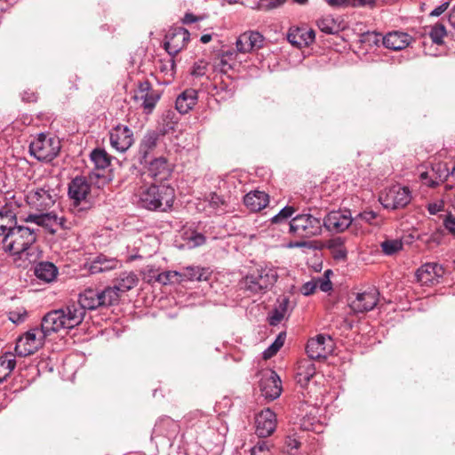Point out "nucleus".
Segmentation results:
<instances>
[{
  "instance_id": "1",
  "label": "nucleus",
  "mask_w": 455,
  "mask_h": 455,
  "mask_svg": "<svg viewBox=\"0 0 455 455\" xmlns=\"http://www.w3.org/2000/svg\"><path fill=\"white\" fill-rule=\"evenodd\" d=\"M40 234V229L25 222L14 227L6 236L0 241L2 249L13 256H26L31 261L35 255V243Z\"/></svg>"
},
{
  "instance_id": "2",
  "label": "nucleus",
  "mask_w": 455,
  "mask_h": 455,
  "mask_svg": "<svg viewBox=\"0 0 455 455\" xmlns=\"http://www.w3.org/2000/svg\"><path fill=\"white\" fill-rule=\"evenodd\" d=\"M136 204L149 211L167 212L175 199V191L170 185L161 183L140 187L135 194Z\"/></svg>"
},
{
  "instance_id": "3",
  "label": "nucleus",
  "mask_w": 455,
  "mask_h": 455,
  "mask_svg": "<svg viewBox=\"0 0 455 455\" xmlns=\"http://www.w3.org/2000/svg\"><path fill=\"white\" fill-rule=\"evenodd\" d=\"M322 218L311 212L296 215L289 221L290 234L300 238H311L322 233Z\"/></svg>"
},
{
  "instance_id": "4",
  "label": "nucleus",
  "mask_w": 455,
  "mask_h": 455,
  "mask_svg": "<svg viewBox=\"0 0 455 455\" xmlns=\"http://www.w3.org/2000/svg\"><path fill=\"white\" fill-rule=\"evenodd\" d=\"M84 316V315H44L39 330L45 338L52 333H67L68 330L80 324Z\"/></svg>"
},
{
  "instance_id": "5",
  "label": "nucleus",
  "mask_w": 455,
  "mask_h": 455,
  "mask_svg": "<svg viewBox=\"0 0 455 455\" xmlns=\"http://www.w3.org/2000/svg\"><path fill=\"white\" fill-rule=\"evenodd\" d=\"M278 277L275 268L265 267L257 269L246 275L240 283L243 289L251 293H259L273 287Z\"/></svg>"
},
{
  "instance_id": "6",
  "label": "nucleus",
  "mask_w": 455,
  "mask_h": 455,
  "mask_svg": "<svg viewBox=\"0 0 455 455\" xmlns=\"http://www.w3.org/2000/svg\"><path fill=\"white\" fill-rule=\"evenodd\" d=\"M60 150L58 138L38 134L29 144V152L39 161L50 162L57 156Z\"/></svg>"
},
{
  "instance_id": "7",
  "label": "nucleus",
  "mask_w": 455,
  "mask_h": 455,
  "mask_svg": "<svg viewBox=\"0 0 455 455\" xmlns=\"http://www.w3.org/2000/svg\"><path fill=\"white\" fill-rule=\"evenodd\" d=\"M91 184L84 176H76L68 184V196L72 202V211L79 212L90 208L88 196Z\"/></svg>"
},
{
  "instance_id": "8",
  "label": "nucleus",
  "mask_w": 455,
  "mask_h": 455,
  "mask_svg": "<svg viewBox=\"0 0 455 455\" xmlns=\"http://www.w3.org/2000/svg\"><path fill=\"white\" fill-rule=\"evenodd\" d=\"M44 335L39 328H32L20 336L15 346L16 355L26 357L35 354L43 347L45 340Z\"/></svg>"
},
{
  "instance_id": "9",
  "label": "nucleus",
  "mask_w": 455,
  "mask_h": 455,
  "mask_svg": "<svg viewBox=\"0 0 455 455\" xmlns=\"http://www.w3.org/2000/svg\"><path fill=\"white\" fill-rule=\"evenodd\" d=\"M411 200L409 188L399 184L386 188L379 196V202L386 209L396 210L405 207Z\"/></svg>"
},
{
  "instance_id": "10",
  "label": "nucleus",
  "mask_w": 455,
  "mask_h": 455,
  "mask_svg": "<svg viewBox=\"0 0 455 455\" xmlns=\"http://www.w3.org/2000/svg\"><path fill=\"white\" fill-rule=\"evenodd\" d=\"M189 36V32L183 28H177L173 31H170L165 36L164 49L172 57L169 60L172 74L175 72L176 68L173 58L186 46Z\"/></svg>"
},
{
  "instance_id": "11",
  "label": "nucleus",
  "mask_w": 455,
  "mask_h": 455,
  "mask_svg": "<svg viewBox=\"0 0 455 455\" xmlns=\"http://www.w3.org/2000/svg\"><path fill=\"white\" fill-rule=\"evenodd\" d=\"M56 196L54 191L49 188H36L28 192L26 202L31 209L44 212L54 204Z\"/></svg>"
},
{
  "instance_id": "12",
  "label": "nucleus",
  "mask_w": 455,
  "mask_h": 455,
  "mask_svg": "<svg viewBox=\"0 0 455 455\" xmlns=\"http://www.w3.org/2000/svg\"><path fill=\"white\" fill-rule=\"evenodd\" d=\"M29 213L27 216H20V220L39 229L40 227L48 230L51 234L57 231L58 227L63 226V220L53 212Z\"/></svg>"
},
{
  "instance_id": "13",
  "label": "nucleus",
  "mask_w": 455,
  "mask_h": 455,
  "mask_svg": "<svg viewBox=\"0 0 455 455\" xmlns=\"http://www.w3.org/2000/svg\"><path fill=\"white\" fill-rule=\"evenodd\" d=\"M333 341L328 335L318 334L308 339L306 353L311 360L325 359L331 353Z\"/></svg>"
},
{
  "instance_id": "14",
  "label": "nucleus",
  "mask_w": 455,
  "mask_h": 455,
  "mask_svg": "<svg viewBox=\"0 0 455 455\" xmlns=\"http://www.w3.org/2000/svg\"><path fill=\"white\" fill-rule=\"evenodd\" d=\"M20 216V205L15 200L0 208V241L18 225V218Z\"/></svg>"
},
{
  "instance_id": "15",
  "label": "nucleus",
  "mask_w": 455,
  "mask_h": 455,
  "mask_svg": "<svg viewBox=\"0 0 455 455\" xmlns=\"http://www.w3.org/2000/svg\"><path fill=\"white\" fill-rule=\"evenodd\" d=\"M109 140L113 148L124 153L134 142L133 132L127 125L119 124L110 130Z\"/></svg>"
},
{
  "instance_id": "16",
  "label": "nucleus",
  "mask_w": 455,
  "mask_h": 455,
  "mask_svg": "<svg viewBox=\"0 0 455 455\" xmlns=\"http://www.w3.org/2000/svg\"><path fill=\"white\" fill-rule=\"evenodd\" d=\"M322 224L330 232L341 233L353 224V219L349 211H332L322 220Z\"/></svg>"
},
{
  "instance_id": "17",
  "label": "nucleus",
  "mask_w": 455,
  "mask_h": 455,
  "mask_svg": "<svg viewBox=\"0 0 455 455\" xmlns=\"http://www.w3.org/2000/svg\"><path fill=\"white\" fill-rule=\"evenodd\" d=\"M443 275V266L435 262L426 263L416 272L417 280L422 286H432L438 283Z\"/></svg>"
},
{
  "instance_id": "18",
  "label": "nucleus",
  "mask_w": 455,
  "mask_h": 455,
  "mask_svg": "<svg viewBox=\"0 0 455 455\" xmlns=\"http://www.w3.org/2000/svg\"><path fill=\"white\" fill-rule=\"evenodd\" d=\"M160 99L159 93L153 90L148 81L140 82L134 95V100L141 101V107L146 113H151Z\"/></svg>"
},
{
  "instance_id": "19",
  "label": "nucleus",
  "mask_w": 455,
  "mask_h": 455,
  "mask_svg": "<svg viewBox=\"0 0 455 455\" xmlns=\"http://www.w3.org/2000/svg\"><path fill=\"white\" fill-rule=\"evenodd\" d=\"M256 434L264 438L271 435L276 427V416L270 409L261 411L255 418Z\"/></svg>"
},
{
  "instance_id": "20",
  "label": "nucleus",
  "mask_w": 455,
  "mask_h": 455,
  "mask_svg": "<svg viewBox=\"0 0 455 455\" xmlns=\"http://www.w3.org/2000/svg\"><path fill=\"white\" fill-rule=\"evenodd\" d=\"M259 388L261 395L267 399L278 398L282 393V382L277 373L272 371L263 376L259 382Z\"/></svg>"
},
{
  "instance_id": "21",
  "label": "nucleus",
  "mask_w": 455,
  "mask_h": 455,
  "mask_svg": "<svg viewBox=\"0 0 455 455\" xmlns=\"http://www.w3.org/2000/svg\"><path fill=\"white\" fill-rule=\"evenodd\" d=\"M375 37V43H377L379 40V37H381L383 45L393 51H401L406 48L411 41V36L410 35L400 31L389 32L384 36L380 34H376Z\"/></svg>"
},
{
  "instance_id": "22",
  "label": "nucleus",
  "mask_w": 455,
  "mask_h": 455,
  "mask_svg": "<svg viewBox=\"0 0 455 455\" xmlns=\"http://www.w3.org/2000/svg\"><path fill=\"white\" fill-rule=\"evenodd\" d=\"M264 37L255 31H248L241 34L236 40V50L239 52L246 53L259 49L263 46Z\"/></svg>"
},
{
  "instance_id": "23",
  "label": "nucleus",
  "mask_w": 455,
  "mask_h": 455,
  "mask_svg": "<svg viewBox=\"0 0 455 455\" xmlns=\"http://www.w3.org/2000/svg\"><path fill=\"white\" fill-rule=\"evenodd\" d=\"M379 293L376 290H371L357 293L350 307L354 313H364L372 310L378 303Z\"/></svg>"
},
{
  "instance_id": "24",
  "label": "nucleus",
  "mask_w": 455,
  "mask_h": 455,
  "mask_svg": "<svg viewBox=\"0 0 455 455\" xmlns=\"http://www.w3.org/2000/svg\"><path fill=\"white\" fill-rule=\"evenodd\" d=\"M144 165L147 166L149 175L156 180H167L172 172V165L164 156L151 159Z\"/></svg>"
},
{
  "instance_id": "25",
  "label": "nucleus",
  "mask_w": 455,
  "mask_h": 455,
  "mask_svg": "<svg viewBox=\"0 0 455 455\" xmlns=\"http://www.w3.org/2000/svg\"><path fill=\"white\" fill-rule=\"evenodd\" d=\"M315 31L305 28H291L287 33L289 43L298 48L307 46L315 40Z\"/></svg>"
},
{
  "instance_id": "26",
  "label": "nucleus",
  "mask_w": 455,
  "mask_h": 455,
  "mask_svg": "<svg viewBox=\"0 0 455 455\" xmlns=\"http://www.w3.org/2000/svg\"><path fill=\"white\" fill-rule=\"evenodd\" d=\"M214 81L216 84L220 83V89L225 91L227 89V84L225 83L224 77L227 75V70L225 68L228 60H227V52L224 50V45H221L220 48H214Z\"/></svg>"
},
{
  "instance_id": "27",
  "label": "nucleus",
  "mask_w": 455,
  "mask_h": 455,
  "mask_svg": "<svg viewBox=\"0 0 455 455\" xmlns=\"http://www.w3.org/2000/svg\"><path fill=\"white\" fill-rule=\"evenodd\" d=\"M159 135L156 132H148L140 141L139 148V162L148 164V157L157 145Z\"/></svg>"
},
{
  "instance_id": "28",
  "label": "nucleus",
  "mask_w": 455,
  "mask_h": 455,
  "mask_svg": "<svg viewBox=\"0 0 455 455\" xmlns=\"http://www.w3.org/2000/svg\"><path fill=\"white\" fill-rule=\"evenodd\" d=\"M315 374V365L311 359H302L298 363L295 379L297 383L305 387Z\"/></svg>"
},
{
  "instance_id": "29",
  "label": "nucleus",
  "mask_w": 455,
  "mask_h": 455,
  "mask_svg": "<svg viewBox=\"0 0 455 455\" xmlns=\"http://www.w3.org/2000/svg\"><path fill=\"white\" fill-rule=\"evenodd\" d=\"M34 274L39 280L49 283L57 278L59 269L52 262L40 261L35 265Z\"/></svg>"
},
{
  "instance_id": "30",
  "label": "nucleus",
  "mask_w": 455,
  "mask_h": 455,
  "mask_svg": "<svg viewBox=\"0 0 455 455\" xmlns=\"http://www.w3.org/2000/svg\"><path fill=\"white\" fill-rule=\"evenodd\" d=\"M269 202L268 195L265 192L255 190L246 194L243 197L245 206L252 212H259Z\"/></svg>"
},
{
  "instance_id": "31",
  "label": "nucleus",
  "mask_w": 455,
  "mask_h": 455,
  "mask_svg": "<svg viewBox=\"0 0 455 455\" xmlns=\"http://www.w3.org/2000/svg\"><path fill=\"white\" fill-rule=\"evenodd\" d=\"M197 92L193 89L186 90L178 96L175 106L180 114H186L196 104Z\"/></svg>"
},
{
  "instance_id": "32",
  "label": "nucleus",
  "mask_w": 455,
  "mask_h": 455,
  "mask_svg": "<svg viewBox=\"0 0 455 455\" xmlns=\"http://www.w3.org/2000/svg\"><path fill=\"white\" fill-rule=\"evenodd\" d=\"M78 303L84 310H94L102 307L100 291L87 289L79 295Z\"/></svg>"
},
{
  "instance_id": "33",
  "label": "nucleus",
  "mask_w": 455,
  "mask_h": 455,
  "mask_svg": "<svg viewBox=\"0 0 455 455\" xmlns=\"http://www.w3.org/2000/svg\"><path fill=\"white\" fill-rule=\"evenodd\" d=\"M148 277L149 278L148 282L154 280L163 285H172L182 283L179 271H164L156 273L154 270H150Z\"/></svg>"
},
{
  "instance_id": "34",
  "label": "nucleus",
  "mask_w": 455,
  "mask_h": 455,
  "mask_svg": "<svg viewBox=\"0 0 455 455\" xmlns=\"http://www.w3.org/2000/svg\"><path fill=\"white\" fill-rule=\"evenodd\" d=\"M138 275L133 272H123L114 281V285L123 295L137 286Z\"/></svg>"
},
{
  "instance_id": "35",
  "label": "nucleus",
  "mask_w": 455,
  "mask_h": 455,
  "mask_svg": "<svg viewBox=\"0 0 455 455\" xmlns=\"http://www.w3.org/2000/svg\"><path fill=\"white\" fill-rule=\"evenodd\" d=\"M326 247L331 251L334 259L346 260L347 251L345 247V240L342 237L338 236L330 239L326 243Z\"/></svg>"
},
{
  "instance_id": "36",
  "label": "nucleus",
  "mask_w": 455,
  "mask_h": 455,
  "mask_svg": "<svg viewBox=\"0 0 455 455\" xmlns=\"http://www.w3.org/2000/svg\"><path fill=\"white\" fill-rule=\"evenodd\" d=\"M118 265V260L114 258H108L104 255L98 256L92 263V273H100L115 269Z\"/></svg>"
},
{
  "instance_id": "37",
  "label": "nucleus",
  "mask_w": 455,
  "mask_h": 455,
  "mask_svg": "<svg viewBox=\"0 0 455 455\" xmlns=\"http://www.w3.org/2000/svg\"><path fill=\"white\" fill-rule=\"evenodd\" d=\"M15 366L16 360L12 353H5L0 357V383L4 382L10 376Z\"/></svg>"
},
{
  "instance_id": "38",
  "label": "nucleus",
  "mask_w": 455,
  "mask_h": 455,
  "mask_svg": "<svg viewBox=\"0 0 455 455\" xmlns=\"http://www.w3.org/2000/svg\"><path fill=\"white\" fill-rule=\"evenodd\" d=\"M181 282L206 280L208 271L198 267H188L180 271Z\"/></svg>"
},
{
  "instance_id": "39",
  "label": "nucleus",
  "mask_w": 455,
  "mask_h": 455,
  "mask_svg": "<svg viewBox=\"0 0 455 455\" xmlns=\"http://www.w3.org/2000/svg\"><path fill=\"white\" fill-rule=\"evenodd\" d=\"M100 296L102 307H109L118 304L123 294L113 284L100 291Z\"/></svg>"
},
{
  "instance_id": "40",
  "label": "nucleus",
  "mask_w": 455,
  "mask_h": 455,
  "mask_svg": "<svg viewBox=\"0 0 455 455\" xmlns=\"http://www.w3.org/2000/svg\"><path fill=\"white\" fill-rule=\"evenodd\" d=\"M91 160L93 162L97 169H106L111 162L110 156L102 148H95L90 155Z\"/></svg>"
},
{
  "instance_id": "41",
  "label": "nucleus",
  "mask_w": 455,
  "mask_h": 455,
  "mask_svg": "<svg viewBox=\"0 0 455 455\" xmlns=\"http://www.w3.org/2000/svg\"><path fill=\"white\" fill-rule=\"evenodd\" d=\"M380 248L384 255L394 256L403 250V243L401 239H386L380 243Z\"/></svg>"
},
{
  "instance_id": "42",
  "label": "nucleus",
  "mask_w": 455,
  "mask_h": 455,
  "mask_svg": "<svg viewBox=\"0 0 455 455\" xmlns=\"http://www.w3.org/2000/svg\"><path fill=\"white\" fill-rule=\"evenodd\" d=\"M449 177V171L443 170V173L438 177H434V174L430 172H423L419 175V179L423 184L427 185L430 188H435L438 186L440 183L444 181Z\"/></svg>"
},
{
  "instance_id": "43",
  "label": "nucleus",
  "mask_w": 455,
  "mask_h": 455,
  "mask_svg": "<svg viewBox=\"0 0 455 455\" xmlns=\"http://www.w3.org/2000/svg\"><path fill=\"white\" fill-rule=\"evenodd\" d=\"M182 238L188 248H195L205 243V236L194 229L185 230Z\"/></svg>"
},
{
  "instance_id": "44",
  "label": "nucleus",
  "mask_w": 455,
  "mask_h": 455,
  "mask_svg": "<svg viewBox=\"0 0 455 455\" xmlns=\"http://www.w3.org/2000/svg\"><path fill=\"white\" fill-rule=\"evenodd\" d=\"M285 340V332H280L275 341L264 350L262 356L264 359H270L273 357L283 346Z\"/></svg>"
},
{
  "instance_id": "45",
  "label": "nucleus",
  "mask_w": 455,
  "mask_h": 455,
  "mask_svg": "<svg viewBox=\"0 0 455 455\" xmlns=\"http://www.w3.org/2000/svg\"><path fill=\"white\" fill-rule=\"evenodd\" d=\"M295 302L289 296L281 295L276 300V306L273 313H287L294 309Z\"/></svg>"
},
{
  "instance_id": "46",
  "label": "nucleus",
  "mask_w": 455,
  "mask_h": 455,
  "mask_svg": "<svg viewBox=\"0 0 455 455\" xmlns=\"http://www.w3.org/2000/svg\"><path fill=\"white\" fill-rule=\"evenodd\" d=\"M317 26L322 32L326 34H335L339 29L337 22L330 16L320 19L317 21Z\"/></svg>"
},
{
  "instance_id": "47",
  "label": "nucleus",
  "mask_w": 455,
  "mask_h": 455,
  "mask_svg": "<svg viewBox=\"0 0 455 455\" xmlns=\"http://www.w3.org/2000/svg\"><path fill=\"white\" fill-rule=\"evenodd\" d=\"M353 321L349 320L346 315H336L331 320V325L339 330L341 333L353 328Z\"/></svg>"
},
{
  "instance_id": "48",
  "label": "nucleus",
  "mask_w": 455,
  "mask_h": 455,
  "mask_svg": "<svg viewBox=\"0 0 455 455\" xmlns=\"http://www.w3.org/2000/svg\"><path fill=\"white\" fill-rule=\"evenodd\" d=\"M446 36V29L443 24H435L433 26L429 32V36L433 43L436 44H442L443 38Z\"/></svg>"
},
{
  "instance_id": "49",
  "label": "nucleus",
  "mask_w": 455,
  "mask_h": 455,
  "mask_svg": "<svg viewBox=\"0 0 455 455\" xmlns=\"http://www.w3.org/2000/svg\"><path fill=\"white\" fill-rule=\"evenodd\" d=\"M272 445L268 441H259L251 449V455H272Z\"/></svg>"
},
{
  "instance_id": "50",
  "label": "nucleus",
  "mask_w": 455,
  "mask_h": 455,
  "mask_svg": "<svg viewBox=\"0 0 455 455\" xmlns=\"http://www.w3.org/2000/svg\"><path fill=\"white\" fill-rule=\"evenodd\" d=\"M295 212V209L292 206L283 207L276 215L272 218L273 223H279L288 220L292 214Z\"/></svg>"
},
{
  "instance_id": "51",
  "label": "nucleus",
  "mask_w": 455,
  "mask_h": 455,
  "mask_svg": "<svg viewBox=\"0 0 455 455\" xmlns=\"http://www.w3.org/2000/svg\"><path fill=\"white\" fill-rule=\"evenodd\" d=\"M377 218V213L372 211H365L359 213L354 220V226H356L360 220L369 224H373V220Z\"/></svg>"
},
{
  "instance_id": "52",
  "label": "nucleus",
  "mask_w": 455,
  "mask_h": 455,
  "mask_svg": "<svg viewBox=\"0 0 455 455\" xmlns=\"http://www.w3.org/2000/svg\"><path fill=\"white\" fill-rule=\"evenodd\" d=\"M286 452L295 455L300 446V442L295 436H287L285 439Z\"/></svg>"
},
{
  "instance_id": "53",
  "label": "nucleus",
  "mask_w": 455,
  "mask_h": 455,
  "mask_svg": "<svg viewBox=\"0 0 455 455\" xmlns=\"http://www.w3.org/2000/svg\"><path fill=\"white\" fill-rule=\"evenodd\" d=\"M206 71H207V64L204 61L200 60L198 62H196L193 65L190 74L194 77H202V76H205Z\"/></svg>"
},
{
  "instance_id": "54",
  "label": "nucleus",
  "mask_w": 455,
  "mask_h": 455,
  "mask_svg": "<svg viewBox=\"0 0 455 455\" xmlns=\"http://www.w3.org/2000/svg\"><path fill=\"white\" fill-rule=\"evenodd\" d=\"M316 287L322 291L327 292L332 289V283L330 279L326 277H319L315 280Z\"/></svg>"
},
{
  "instance_id": "55",
  "label": "nucleus",
  "mask_w": 455,
  "mask_h": 455,
  "mask_svg": "<svg viewBox=\"0 0 455 455\" xmlns=\"http://www.w3.org/2000/svg\"><path fill=\"white\" fill-rule=\"evenodd\" d=\"M210 204L218 211L220 206L225 205V200L216 193H213L211 196Z\"/></svg>"
},
{
  "instance_id": "56",
  "label": "nucleus",
  "mask_w": 455,
  "mask_h": 455,
  "mask_svg": "<svg viewBox=\"0 0 455 455\" xmlns=\"http://www.w3.org/2000/svg\"><path fill=\"white\" fill-rule=\"evenodd\" d=\"M316 284H315V281L313 280L311 282H307L303 286H302V289H301V291L304 295H310L312 293L315 292V289H316Z\"/></svg>"
},
{
  "instance_id": "57",
  "label": "nucleus",
  "mask_w": 455,
  "mask_h": 455,
  "mask_svg": "<svg viewBox=\"0 0 455 455\" xmlns=\"http://www.w3.org/2000/svg\"><path fill=\"white\" fill-rule=\"evenodd\" d=\"M449 6V3L448 2H445V3H443L442 4L438 5L437 7H435L430 13L431 16H440L442 13H443L447 8Z\"/></svg>"
},
{
  "instance_id": "58",
  "label": "nucleus",
  "mask_w": 455,
  "mask_h": 455,
  "mask_svg": "<svg viewBox=\"0 0 455 455\" xmlns=\"http://www.w3.org/2000/svg\"><path fill=\"white\" fill-rule=\"evenodd\" d=\"M443 210V204L441 203L428 204L427 211L431 215H435Z\"/></svg>"
},
{
  "instance_id": "59",
  "label": "nucleus",
  "mask_w": 455,
  "mask_h": 455,
  "mask_svg": "<svg viewBox=\"0 0 455 455\" xmlns=\"http://www.w3.org/2000/svg\"><path fill=\"white\" fill-rule=\"evenodd\" d=\"M284 318L285 315H271L268 318V323L270 325L275 326L284 320Z\"/></svg>"
},
{
  "instance_id": "60",
  "label": "nucleus",
  "mask_w": 455,
  "mask_h": 455,
  "mask_svg": "<svg viewBox=\"0 0 455 455\" xmlns=\"http://www.w3.org/2000/svg\"><path fill=\"white\" fill-rule=\"evenodd\" d=\"M201 20L200 17L195 16L193 13L188 12L185 14L182 22L184 24H191Z\"/></svg>"
},
{
  "instance_id": "61",
  "label": "nucleus",
  "mask_w": 455,
  "mask_h": 455,
  "mask_svg": "<svg viewBox=\"0 0 455 455\" xmlns=\"http://www.w3.org/2000/svg\"><path fill=\"white\" fill-rule=\"evenodd\" d=\"M443 170H448L449 172H451L448 168H446L443 164H438L437 165H435V167L432 168L431 172L434 174V177H438L440 174L443 173Z\"/></svg>"
},
{
  "instance_id": "62",
  "label": "nucleus",
  "mask_w": 455,
  "mask_h": 455,
  "mask_svg": "<svg viewBox=\"0 0 455 455\" xmlns=\"http://www.w3.org/2000/svg\"><path fill=\"white\" fill-rule=\"evenodd\" d=\"M288 246L290 248H303V247H308L309 243L307 241H296V242H291Z\"/></svg>"
},
{
  "instance_id": "63",
  "label": "nucleus",
  "mask_w": 455,
  "mask_h": 455,
  "mask_svg": "<svg viewBox=\"0 0 455 455\" xmlns=\"http://www.w3.org/2000/svg\"><path fill=\"white\" fill-rule=\"evenodd\" d=\"M27 315H10L9 320L14 323H20L24 322Z\"/></svg>"
},
{
  "instance_id": "64",
  "label": "nucleus",
  "mask_w": 455,
  "mask_h": 455,
  "mask_svg": "<svg viewBox=\"0 0 455 455\" xmlns=\"http://www.w3.org/2000/svg\"><path fill=\"white\" fill-rule=\"evenodd\" d=\"M448 20H449V23L451 24V26L455 28V6L451 11V12L449 14Z\"/></svg>"
}]
</instances>
